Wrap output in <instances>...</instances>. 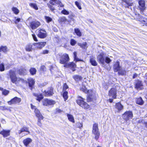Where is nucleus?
<instances>
[{"mask_svg":"<svg viewBox=\"0 0 147 147\" xmlns=\"http://www.w3.org/2000/svg\"><path fill=\"white\" fill-rule=\"evenodd\" d=\"M92 133L95 136V139L97 140L100 136L97 123H95L93 125Z\"/></svg>","mask_w":147,"mask_h":147,"instance_id":"nucleus-2","label":"nucleus"},{"mask_svg":"<svg viewBox=\"0 0 147 147\" xmlns=\"http://www.w3.org/2000/svg\"><path fill=\"white\" fill-rule=\"evenodd\" d=\"M136 102L137 104L140 105H142L144 103V101L141 97L137 98L136 99Z\"/></svg>","mask_w":147,"mask_h":147,"instance_id":"nucleus-30","label":"nucleus"},{"mask_svg":"<svg viewBox=\"0 0 147 147\" xmlns=\"http://www.w3.org/2000/svg\"><path fill=\"white\" fill-rule=\"evenodd\" d=\"M21 101V99L20 98L16 97L13 98L11 99L10 101L7 102L9 105H11L12 104H15L19 103Z\"/></svg>","mask_w":147,"mask_h":147,"instance_id":"nucleus-9","label":"nucleus"},{"mask_svg":"<svg viewBox=\"0 0 147 147\" xmlns=\"http://www.w3.org/2000/svg\"><path fill=\"white\" fill-rule=\"evenodd\" d=\"M4 66L3 64H0V71H3L4 70Z\"/></svg>","mask_w":147,"mask_h":147,"instance_id":"nucleus-49","label":"nucleus"},{"mask_svg":"<svg viewBox=\"0 0 147 147\" xmlns=\"http://www.w3.org/2000/svg\"><path fill=\"white\" fill-rule=\"evenodd\" d=\"M47 5L49 8L50 10H51L52 11H53L55 10L54 7L52 5L49 4H48Z\"/></svg>","mask_w":147,"mask_h":147,"instance_id":"nucleus-52","label":"nucleus"},{"mask_svg":"<svg viewBox=\"0 0 147 147\" xmlns=\"http://www.w3.org/2000/svg\"><path fill=\"white\" fill-rule=\"evenodd\" d=\"M40 69L41 70L44 71L46 70L45 67L44 65H42L41 66L40 68Z\"/></svg>","mask_w":147,"mask_h":147,"instance_id":"nucleus-58","label":"nucleus"},{"mask_svg":"<svg viewBox=\"0 0 147 147\" xmlns=\"http://www.w3.org/2000/svg\"><path fill=\"white\" fill-rule=\"evenodd\" d=\"M0 90L2 91V94L5 95H7L9 93V91L8 90L4 89L2 88H0Z\"/></svg>","mask_w":147,"mask_h":147,"instance_id":"nucleus-34","label":"nucleus"},{"mask_svg":"<svg viewBox=\"0 0 147 147\" xmlns=\"http://www.w3.org/2000/svg\"><path fill=\"white\" fill-rule=\"evenodd\" d=\"M33 95L36 97V99L40 102L43 98L42 95L41 94L34 93Z\"/></svg>","mask_w":147,"mask_h":147,"instance_id":"nucleus-21","label":"nucleus"},{"mask_svg":"<svg viewBox=\"0 0 147 147\" xmlns=\"http://www.w3.org/2000/svg\"><path fill=\"white\" fill-rule=\"evenodd\" d=\"M29 5L36 10L38 9V7L37 5L35 3H30L29 4Z\"/></svg>","mask_w":147,"mask_h":147,"instance_id":"nucleus-35","label":"nucleus"},{"mask_svg":"<svg viewBox=\"0 0 147 147\" xmlns=\"http://www.w3.org/2000/svg\"><path fill=\"white\" fill-rule=\"evenodd\" d=\"M115 108L117 110V112H119L123 109V106L120 103H118L115 105Z\"/></svg>","mask_w":147,"mask_h":147,"instance_id":"nucleus-24","label":"nucleus"},{"mask_svg":"<svg viewBox=\"0 0 147 147\" xmlns=\"http://www.w3.org/2000/svg\"><path fill=\"white\" fill-rule=\"evenodd\" d=\"M49 3L53 5L56 4H57L61 7H63L64 6L59 0H50L49 1Z\"/></svg>","mask_w":147,"mask_h":147,"instance_id":"nucleus-14","label":"nucleus"},{"mask_svg":"<svg viewBox=\"0 0 147 147\" xmlns=\"http://www.w3.org/2000/svg\"><path fill=\"white\" fill-rule=\"evenodd\" d=\"M32 140L30 138H27L24 139L23 142L25 146H27L32 142Z\"/></svg>","mask_w":147,"mask_h":147,"instance_id":"nucleus-22","label":"nucleus"},{"mask_svg":"<svg viewBox=\"0 0 147 147\" xmlns=\"http://www.w3.org/2000/svg\"><path fill=\"white\" fill-rule=\"evenodd\" d=\"M66 19L64 17H61L59 18V21L60 22H64L66 21Z\"/></svg>","mask_w":147,"mask_h":147,"instance_id":"nucleus-47","label":"nucleus"},{"mask_svg":"<svg viewBox=\"0 0 147 147\" xmlns=\"http://www.w3.org/2000/svg\"><path fill=\"white\" fill-rule=\"evenodd\" d=\"M75 4L79 9H82L81 3L80 1H76L75 2Z\"/></svg>","mask_w":147,"mask_h":147,"instance_id":"nucleus-41","label":"nucleus"},{"mask_svg":"<svg viewBox=\"0 0 147 147\" xmlns=\"http://www.w3.org/2000/svg\"><path fill=\"white\" fill-rule=\"evenodd\" d=\"M82 79V78L80 76L76 75L74 76V79L76 81L80 80Z\"/></svg>","mask_w":147,"mask_h":147,"instance_id":"nucleus-44","label":"nucleus"},{"mask_svg":"<svg viewBox=\"0 0 147 147\" xmlns=\"http://www.w3.org/2000/svg\"><path fill=\"white\" fill-rule=\"evenodd\" d=\"M38 118V120L37 123V124L38 126H42V123H41L40 121L41 120H42L43 119H41L40 118Z\"/></svg>","mask_w":147,"mask_h":147,"instance_id":"nucleus-54","label":"nucleus"},{"mask_svg":"<svg viewBox=\"0 0 147 147\" xmlns=\"http://www.w3.org/2000/svg\"><path fill=\"white\" fill-rule=\"evenodd\" d=\"M30 27L32 30L36 29L40 25V22L36 20L29 22Z\"/></svg>","mask_w":147,"mask_h":147,"instance_id":"nucleus-6","label":"nucleus"},{"mask_svg":"<svg viewBox=\"0 0 147 147\" xmlns=\"http://www.w3.org/2000/svg\"><path fill=\"white\" fill-rule=\"evenodd\" d=\"M28 82L29 86L31 88V89L35 83L34 80L32 78H30L28 79Z\"/></svg>","mask_w":147,"mask_h":147,"instance_id":"nucleus-26","label":"nucleus"},{"mask_svg":"<svg viewBox=\"0 0 147 147\" xmlns=\"http://www.w3.org/2000/svg\"><path fill=\"white\" fill-rule=\"evenodd\" d=\"M135 87L138 90H142L144 89V86L142 82L137 80L135 83Z\"/></svg>","mask_w":147,"mask_h":147,"instance_id":"nucleus-13","label":"nucleus"},{"mask_svg":"<svg viewBox=\"0 0 147 147\" xmlns=\"http://www.w3.org/2000/svg\"><path fill=\"white\" fill-rule=\"evenodd\" d=\"M46 45V42H39L34 44V45L36 46L37 49H41Z\"/></svg>","mask_w":147,"mask_h":147,"instance_id":"nucleus-17","label":"nucleus"},{"mask_svg":"<svg viewBox=\"0 0 147 147\" xmlns=\"http://www.w3.org/2000/svg\"><path fill=\"white\" fill-rule=\"evenodd\" d=\"M43 103L44 105L47 106L48 105H53L55 103V102L53 100H49L46 98L44 100Z\"/></svg>","mask_w":147,"mask_h":147,"instance_id":"nucleus-11","label":"nucleus"},{"mask_svg":"<svg viewBox=\"0 0 147 147\" xmlns=\"http://www.w3.org/2000/svg\"><path fill=\"white\" fill-rule=\"evenodd\" d=\"M10 131L9 130H3L0 132V134L3 135L4 137L9 136L10 134Z\"/></svg>","mask_w":147,"mask_h":147,"instance_id":"nucleus-20","label":"nucleus"},{"mask_svg":"<svg viewBox=\"0 0 147 147\" xmlns=\"http://www.w3.org/2000/svg\"><path fill=\"white\" fill-rule=\"evenodd\" d=\"M74 61H75L76 62L82 61H83V60L80 59L78 58L77 56L76 53L74 52Z\"/></svg>","mask_w":147,"mask_h":147,"instance_id":"nucleus-32","label":"nucleus"},{"mask_svg":"<svg viewBox=\"0 0 147 147\" xmlns=\"http://www.w3.org/2000/svg\"><path fill=\"white\" fill-rule=\"evenodd\" d=\"M78 45L82 48L85 49L86 48V47L87 45V44L86 42H84L82 44L78 43Z\"/></svg>","mask_w":147,"mask_h":147,"instance_id":"nucleus-36","label":"nucleus"},{"mask_svg":"<svg viewBox=\"0 0 147 147\" xmlns=\"http://www.w3.org/2000/svg\"><path fill=\"white\" fill-rule=\"evenodd\" d=\"M67 117L68 119L70 121L72 122V123H74V117L73 115L70 114H67Z\"/></svg>","mask_w":147,"mask_h":147,"instance_id":"nucleus-42","label":"nucleus"},{"mask_svg":"<svg viewBox=\"0 0 147 147\" xmlns=\"http://www.w3.org/2000/svg\"><path fill=\"white\" fill-rule=\"evenodd\" d=\"M38 33V36L41 38H44L47 36L46 32L44 30L37 29L36 31Z\"/></svg>","mask_w":147,"mask_h":147,"instance_id":"nucleus-10","label":"nucleus"},{"mask_svg":"<svg viewBox=\"0 0 147 147\" xmlns=\"http://www.w3.org/2000/svg\"><path fill=\"white\" fill-rule=\"evenodd\" d=\"M34 113L36 116L38 118H40L41 119H43V117L40 113V111L37 109H35L34 110Z\"/></svg>","mask_w":147,"mask_h":147,"instance_id":"nucleus-23","label":"nucleus"},{"mask_svg":"<svg viewBox=\"0 0 147 147\" xmlns=\"http://www.w3.org/2000/svg\"><path fill=\"white\" fill-rule=\"evenodd\" d=\"M80 89L81 90H82L85 93L89 92V91L86 89L85 86H83V85L82 86V87L80 88Z\"/></svg>","mask_w":147,"mask_h":147,"instance_id":"nucleus-40","label":"nucleus"},{"mask_svg":"<svg viewBox=\"0 0 147 147\" xmlns=\"http://www.w3.org/2000/svg\"><path fill=\"white\" fill-rule=\"evenodd\" d=\"M90 62L91 64L93 66H96L97 65V63L95 60V58L93 57H90Z\"/></svg>","mask_w":147,"mask_h":147,"instance_id":"nucleus-27","label":"nucleus"},{"mask_svg":"<svg viewBox=\"0 0 147 147\" xmlns=\"http://www.w3.org/2000/svg\"><path fill=\"white\" fill-rule=\"evenodd\" d=\"M138 17L136 18L137 20L142 22H146L147 21V19H144L139 14L137 15Z\"/></svg>","mask_w":147,"mask_h":147,"instance_id":"nucleus-28","label":"nucleus"},{"mask_svg":"<svg viewBox=\"0 0 147 147\" xmlns=\"http://www.w3.org/2000/svg\"><path fill=\"white\" fill-rule=\"evenodd\" d=\"M49 52V51L47 50H44L43 51V54H48Z\"/></svg>","mask_w":147,"mask_h":147,"instance_id":"nucleus-59","label":"nucleus"},{"mask_svg":"<svg viewBox=\"0 0 147 147\" xmlns=\"http://www.w3.org/2000/svg\"><path fill=\"white\" fill-rule=\"evenodd\" d=\"M7 108L5 106H0V109L2 110H5L7 109Z\"/></svg>","mask_w":147,"mask_h":147,"instance_id":"nucleus-55","label":"nucleus"},{"mask_svg":"<svg viewBox=\"0 0 147 147\" xmlns=\"http://www.w3.org/2000/svg\"><path fill=\"white\" fill-rule=\"evenodd\" d=\"M67 94H68V92L66 91H64V92L63 93V96L64 99V100L65 101L66 100L67 98H68Z\"/></svg>","mask_w":147,"mask_h":147,"instance_id":"nucleus-43","label":"nucleus"},{"mask_svg":"<svg viewBox=\"0 0 147 147\" xmlns=\"http://www.w3.org/2000/svg\"><path fill=\"white\" fill-rule=\"evenodd\" d=\"M61 13L64 14L65 15H68L69 14V12L68 11H67L65 9H64L62 11Z\"/></svg>","mask_w":147,"mask_h":147,"instance_id":"nucleus-48","label":"nucleus"},{"mask_svg":"<svg viewBox=\"0 0 147 147\" xmlns=\"http://www.w3.org/2000/svg\"><path fill=\"white\" fill-rule=\"evenodd\" d=\"M105 58L104 54L102 53L97 56V58L98 61L103 67H104L106 65L105 61Z\"/></svg>","mask_w":147,"mask_h":147,"instance_id":"nucleus-3","label":"nucleus"},{"mask_svg":"<svg viewBox=\"0 0 147 147\" xmlns=\"http://www.w3.org/2000/svg\"><path fill=\"white\" fill-rule=\"evenodd\" d=\"M45 18L46 22L48 23H49L50 22H51L52 20V19L49 16H45Z\"/></svg>","mask_w":147,"mask_h":147,"instance_id":"nucleus-46","label":"nucleus"},{"mask_svg":"<svg viewBox=\"0 0 147 147\" xmlns=\"http://www.w3.org/2000/svg\"><path fill=\"white\" fill-rule=\"evenodd\" d=\"M12 10L13 13L16 15L18 14L20 12L19 9L15 7H13L12 8Z\"/></svg>","mask_w":147,"mask_h":147,"instance_id":"nucleus-33","label":"nucleus"},{"mask_svg":"<svg viewBox=\"0 0 147 147\" xmlns=\"http://www.w3.org/2000/svg\"><path fill=\"white\" fill-rule=\"evenodd\" d=\"M116 89L115 88H112L109 92V95L112 96L113 98H116Z\"/></svg>","mask_w":147,"mask_h":147,"instance_id":"nucleus-16","label":"nucleus"},{"mask_svg":"<svg viewBox=\"0 0 147 147\" xmlns=\"http://www.w3.org/2000/svg\"><path fill=\"white\" fill-rule=\"evenodd\" d=\"M81 99L77 100V103L81 107L84 109H87L89 107V105L86 102H84L83 99L80 98Z\"/></svg>","mask_w":147,"mask_h":147,"instance_id":"nucleus-7","label":"nucleus"},{"mask_svg":"<svg viewBox=\"0 0 147 147\" xmlns=\"http://www.w3.org/2000/svg\"><path fill=\"white\" fill-rule=\"evenodd\" d=\"M112 61V60L110 59V58L106 57L105 58V62L107 63H110Z\"/></svg>","mask_w":147,"mask_h":147,"instance_id":"nucleus-45","label":"nucleus"},{"mask_svg":"<svg viewBox=\"0 0 147 147\" xmlns=\"http://www.w3.org/2000/svg\"><path fill=\"white\" fill-rule=\"evenodd\" d=\"M54 93L53 89L51 88L49 90H45L43 93V95L46 96H49L53 95Z\"/></svg>","mask_w":147,"mask_h":147,"instance_id":"nucleus-15","label":"nucleus"},{"mask_svg":"<svg viewBox=\"0 0 147 147\" xmlns=\"http://www.w3.org/2000/svg\"><path fill=\"white\" fill-rule=\"evenodd\" d=\"M133 117L132 112L129 111L125 112L122 115L123 118L126 121L132 119Z\"/></svg>","mask_w":147,"mask_h":147,"instance_id":"nucleus-4","label":"nucleus"},{"mask_svg":"<svg viewBox=\"0 0 147 147\" xmlns=\"http://www.w3.org/2000/svg\"><path fill=\"white\" fill-rule=\"evenodd\" d=\"M145 78L146 79V80H145V82L146 83V85L147 86V76H146Z\"/></svg>","mask_w":147,"mask_h":147,"instance_id":"nucleus-63","label":"nucleus"},{"mask_svg":"<svg viewBox=\"0 0 147 147\" xmlns=\"http://www.w3.org/2000/svg\"><path fill=\"white\" fill-rule=\"evenodd\" d=\"M121 67L120 66L119 62V61H117L115 62L113 66L114 70L115 72L118 71Z\"/></svg>","mask_w":147,"mask_h":147,"instance_id":"nucleus-18","label":"nucleus"},{"mask_svg":"<svg viewBox=\"0 0 147 147\" xmlns=\"http://www.w3.org/2000/svg\"><path fill=\"white\" fill-rule=\"evenodd\" d=\"M9 76L12 82L16 84H17L18 78L16 76L15 71L13 70H10Z\"/></svg>","mask_w":147,"mask_h":147,"instance_id":"nucleus-5","label":"nucleus"},{"mask_svg":"<svg viewBox=\"0 0 147 147\" xmlns=\"http://www.w3.org/2000/svg\"><path fill=\"white\" fill-rule=\"evenodd\" d=\"M118 74L119 75H123L125 73V70L123 69H122L121 67L118 71Z\"/></svg>","mask_w":147,"mask_h":147,"instance_id":"nucleus-37","label":"nucleus"},{"mask_svg":"<svg viewBox=\"0 0 147 147\" xmlns=\"http://www.w3.org/2000/svg\"><path fill=\"white\" fill-rule=\"evenodd\" d=\"M138 3L139 4V9L141 12L143 13L146 8L145 1L144 0H140L139 1Z\"/></svg>","mask_w":147,"mask_h":147,"instance_id":"nucleus-8","label":"nucleus"},{"mask_svg":"<svg viewBox=\"0 0 147 147\" xmlns=\"http://www.w3.org/2000/svg\"><path fill=\"white\" fill-rule=\"evenodd\" d=\"M125 2L127 4L125 6V7H129V6H132L133 4V3H129L126 1Z\"/></svg>","mask_w":147,"mask_h":147,"instance_id":"nucleus-53","label":"nucleus"},{"mask_svg":"<svg viewBox=\"0 0 147 147\" xmlns=\"http://www.w3.org/2000/svg\"><path fill=\"white\" fill-rule=\"evenodd\" d=\"M76 34V35L79 36H80L82 35V34L81 32L80 31V30L76 28L74 30Z\"/></svg>","mask_w":147,"mask_h":147,"instance_id":"nucleus-39","label":"nucleus"},{"mask_svg":"<svg viewBox=\"0 0 147 147\" xmlns=\"http://www.w3.org/2000/svg\"><path fill=\"white\" fill-rule=\"evenodd\" d=\"M76 126L78 127L81 128L82 127V124L81 123H77Z\"/></svg>","mask_w":147,"mask_h":147,"instance_id":"nucleus-56","label":"nucleus"},{"mask_svg":"<svg viewBox=\"0 0 147 147\" xmlns=\"http://www.w3.org/2000/svg\"><path fill=\"white\" fill-rule=\"evenodd\" d=\"M29 72L32 75H34L36 74V70L35 68L32 67L30 69Z\"/></svg>","mask_w":147,"mask_h":147,"instance_id":"nucleus-31","label":"nucleus"},{"mask_svg":"<svg viewBox=\"0 0 147 147\" xmlns=\"http://www.w3.org/2000/svg\"><path fill=\"white\" fill-rule=\"evenodd\" d=\"M32 36L34 40L36 41H37L38 40L37 39V38L36 36V35L34 34H32Z\"/></svg>","mask_w":147,"mask_h":147,"instance_id":"nucleus-57","label":"nucleus"},{"mask_svg":"<svg viewBox=\"0 0 147 147\" xmlns=\"http://www.w3.org/2000/svg\"><path fill=\"white\" fill-rule=\"evenodd\" d=\"M34 44H29L27 45L26 47V50L28 51H32V50L33 49Z\"/></svg>","mask_w":147,"mask_h":147,"instance_id":"nucleus-25","label":"nucleus"},{"mask_svg":"<svg viewBox=\"0 0 147 147\" xmlns=\"http://www.w3.org/2000/svg\"><path fill=\"white\" fill-rule=\"evenodd\" d=\"M26 81L24 80L23 79L20 78H18L17 80V84L18 83H26Z\"/></svg>","mask_w":147,"mask_h":147,"instance_id":"nucleus-38","label":"nucleus"},{"mask_svg":"<svg viewBox=\"0 0 147 147\" xmlns=\"http://www.w3.org/2000/svg\"><path fill=\"white\" fill-rule=\"evenodd\" d=\"M68 88V86L65 83L64 84L63 87V91H66L67 89Z\"/></svg>","mask_w":147,"mask_h":147,"instance_id":"nucleus-50","label":"nucleus"},{"mask_svg":"<svg viewBox=\"0 0 147 147\" xmlns=\"http://www.w3.org/2000/svg\"><path fill=\"white\" fill-rule=\"evenodd\" d=\"M61 111L60 109H57V112L58 113H60Z\"/></svg>","mask_w":147,"mask_h":147,"instance_id":"nucleus-64","label":"nucleus"},{"mask_svg":"<svg viewBox=\"0 0 147 147\" xmlns=\"http://www.w3.org/2000/svg\"><path fill=\"white\" fill-rule=\"evenodd\" d=\"M18 72L20 75H25L27 74V71L26 69L24 67H22L20 68Z\"/></svg>","mask_w":147,"mask_h":147,"instance_id":"nucleus-19","label":"nucleus"},{"mask_svg":"<svg viewBox=\"0 0 147 147\" xmlns=\"http://www.w3.org/2000/svg\"><path fill=\"white\" fill-rule=\"evenodd\" d=\"M15 21L14 22L16 24H17L20 21L21 19L20 18H18L16 17H15Z\"/></svg>","mask_w":147,"mask_h":147,"instance_id":"nucleus-51","label":"nucleus"},{"mask_svg":"<svg viewBox=\"0 0 147 147\" xmlns=\"http://www.w3.org/2000/svg\"><path fill=\"white\" fill-rule=\"evenodd\" d=\"M69 61V58L68 55L66 53L63 54L61 57L60 60V63L62 64H64V67H66L72 68V70L74 71V63H67Z\"/></svg>","mask_w":147,"mask_h":147,"instance_id":"nucleus-1","label":"nucleus"},{"mask_svg":"<svg viewBox=\"0 0 147 147\" xmlns=\"http://www.w3.org/2000/svg\"><path fill=\"white\" fill-rule=\"evenodd\" d=\"M137 76V74H134L133 76V78H135Z\"/></svg>","mask_w":147,"mask_h":147,"instance_id":"nucleus-62","label":"nucleus"},{"mask_svg":"<svg viewBox=\"0 0 147 147\" xmlns=\"http://www.w3.org/2000/svg\"><path fill=\"white\" fill-rule=\"evenodd\" d=\"M24 132H28V133L24 134V136L27 135L30 133L29 131L28 128L26 126H24L20 130L18 131V133L19 135H20Z\"/></svg>","mask_w":147,"mask_h":147,"instance_id":"nucleus-12","label":"nucleus"},{"mask_svg":"<svg viewBox=\"0 0 147 147\" xmlns=\"http://www.w3.org/2000/svg\"><path fill=\"white\" fill-rule=\"evenodd\" d=\"M8 51L7 47L6 46H2L0 47V52H3L6 53Z\"/></svg>","mask_w":147,"mask_h":147,"instance_id":"nucleus-29","label":"nucleus"},{"mask_svg":"<svg viewBox=\"0 0 147 147\" xmlns=\"http://www.w3.org/2000/svg\"><path fill=\"white\" fill-rule=\"evenodd\" d=\"M70 44L72 46L74 45V39H71V40L70 42Z\"/></svg>","mask_w":147,"mask_h":147,"instance_id":"nucleus-61","label":"nucleus"},{"mask_svg":"<svg viewBox=\"0 0 147 147\" xmlns=\"http://www.w3.org/2000/svg\"><path fill=\"white\" fill-rule=\"evenodd\" d=\"M31 108L32 109H34L35 110V109H37L36 108V107L34 106L32 104L31 105Z\"/></svg>","mask_w":147,"mask_h":147,"instance_id":"nucleus-60","label":"nucleus"}]
</instances>
